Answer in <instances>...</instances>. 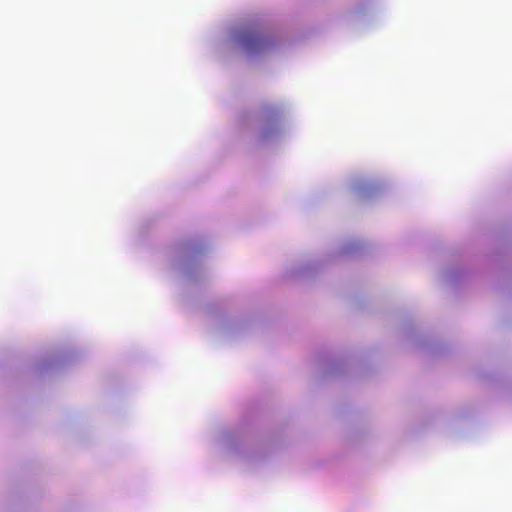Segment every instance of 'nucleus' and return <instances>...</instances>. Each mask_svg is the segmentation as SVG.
I'll use <instances>...</instances> for the list:
<instances>
[{
  "instance_id": "f03ea898",
  "label": "nucleus",
  "mask_w": 512,
  "mask_h": 512,
  "mask_svg": "<svg viewBox=\"0 0 512 512\" xmlns=\"http://www.w3.org/2000/svg\"><path fill=\"white\" fill-rule=\"evenodd\" d=\"M200 252V248L194 244L183 247L173 261L172 268L179 271L183 276L192 278L200 269Z\"/></svg>"
},
{
  "instance_id": "39448f33",
  "label": "nucleus",
  "mask_w": 512,
  "mask_h": 512,
  "mask_svg": "<svg viewBox=\"0 0 512 512\" xmlns=\"http://www.w3.org/2000/svg\"><path fill=\"white\" fill-rule=\"evenodd\" d=\"M218 446L227 455H234V454L236 455V454H241L242 453L239 444L229 434H224L218 440Z\"/></svg>"
},
{
  "instance_id": "f257e3e1",
  "label": "nucleus",
  "mask_w": 512,
  "mask_h": 512,
  "mask_svg": "<svg viewBox=\"0 0 512 512\" xmlns=\"http://www.w3.org/2000/svg\"><path fill=\"white\" fill-rule=\"evenodd\" d=\"M230 37L249 58L265 55L277 44L276 35L259 22L247 23L234 28Z\"/></svg>"
},
{
  "instance_id": "7ed1b4c3",
  "label": "nucleus",
  "mask_w": 512,
  "mask_h": 512,
  "mask_svg": "<svg viewBox=\"0 0 512 512\" xmlns=\"http://www.w3.org/2000/svg\"><path fill=\"white\" fill-rule=\"evenodd\" d=\"M285 131L284 118L278 112H273L262 125L259 138L264 142L278 141L285 134Z\"/></svg>"
},
{
  "instance_id": "20e7f679",
  "label": "nucleus",
  "mask_w": 512,
  "mask_h": 512,
  "mask_svg": "<svg viewBox=\"0 0 512 512\" xmlns=\"http://www.w3.org/2000/svg\"><path fill=\"white\" fill-rule=\"evenodd\" d=\"M378 187V181L366 174H355L350 177L348 182V188L363 198L371 196Z\"/></svg>"
},
{
  "instance_id": "423d86ee",
  "label": "nucleus",
  "mask_w": 512,
  "mask_h": 512,
  "mask_svg": "<svg viewBox=\"0 0 512 512\" xmlns=\"http://www.w3.org/2000/svg\"><path fill=\"white\" fill-rule=\"evenodd\" d=\"M355 16H362L365 15V8L363 5H359L355 8L354 12Z\"/></svg>"
}]
</instances>
